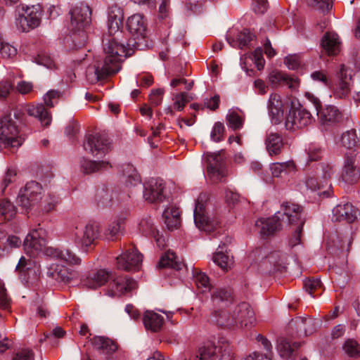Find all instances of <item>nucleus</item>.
<instances>
[{"instance_id":"nucleus-1","label":"nucleus","mask_w":360,"mask_h":360,"mask_svg":"<svg viewBox=\"0 0 360 360\" xmlns=\"http://www.w3.org/2000/svg\"><path fill=\"white\" fill-rule=\"evenodd\" d=\"M105 40L107 42L104 44V51L106 53L104 60L96 61L95 64L88 66L86 70V79L91 84H95L117 72L122 57L130 55L129 50L124 44H119L115 38Z\"/></svg>"},{"instance_id":"nucleus-2","label":"nucleus","mask_w":360,"mask_h":360,"mask_svg":"<svg viewBox=\"0 0 360 360\" xmlns=\"http://www.w3.org/2000/svg\"><path fill=\"white\" fill-rule=\"evenodd\" d=\"M111 278L108 290V294L111 297L121 296L137 288V283L134 279L122 276L115 278L110 271L105 269L91 271L83 283L88 288L96 289Z\"/></svg>"},{"instance_id":"nucleus-3","label":"nucleus","mask_w":360,"mask_h":360,"mask_svg":"<svg viewBox=\"0 0 360 360\" xmlns=\"http://www.w3.org/2000/svg\"><path fill=\"white\" fill-rule=\"evenodd\" d=\"M70 14V30L73 32L72 41L75 45L80 49L85 46L87 41V34L85 29L91 22V11L89 6L81 4L73 8Z\"/></svg>"},{"instance_id":"nucleus-4","label":"nucleus","mask_w":360,"mask_h":360,"mask_svg":"<svg viewBox=\"0 0 360 360\" xmlns=\"http://www.w3.org/2000/svg\"><path fill=\"white\" fill-rule=\"evenodd\" d=\"M233 358L234 352L229 341L220 338L217 345L212 342L202 343L190 360H233Z\"/></svg>"},{"instance_id":"nucleus-5","label":"nucleus","mask_w":360,"mask_h":360,"mask_svg":"<svg viewBox=\"0 0 360 360\" xmlns=\"http://www.w3.org/2000/svg\"><path fill=\"white\" fill-rule=\"evenodd\" d=\"M17 122L12 118L11 112L0 118V148H18L22 145L23 139L19 135Z\"/></svg>"},{"instance_id":"nucleus-6","label":"nucleus","mask_w":360,"mask_h":360,"mask_svg":"<svg viewBox=\"0 0 360 360\" xmlns=\"http://www.w3.org/2000/svg\"><path fill=\"white\" fill-rule=\"evenodd\" d=\"M62 93L58 90H50L44 96L43 104L28 105L26 108L27 113L39 120L42 127H48L51 122V115L47 108H53L61 98Z\"/></svg>"},{"instance_id":"nucleus-7","label":"nucleus","mask_w":360,"mask_h":360,"mask_svg":"<svg viewBox=\"0 0 360 360\" xmlns=\"http://www.w3.org/2000/svg\"><path fill=\"white\" fill-rule=\"evenodd\" d=\"M209 200V195L202 193L199 195L194 210V222L195 226L201 231L210 233L217 231L219 227L218 222L210 217L206 206Z\"/></svg>"},{"instance_id":"nucleus-8","label":"nucleus","mask_w":360,"mask_h":360,"mask_svg":"<svg viewBox=\"0 0 360 360\" xmlns=\"http://www.w3.org/2000/svg\"><path fill=\"white\" fill-rule=\"evenodd\" d=\"M262 249H257L251 253V257L262 256L259 264V269L265 274H273L276 271H282L285 268V257L279 251H274L264 256Z\"/></svg>"},{"instance_id":"nucleus-9","label":"nucleus","mask_w":360,"mask_h":360,"mask_svg":"<svg viewBox=\"0 0 360 360\" xmlns=\"http://www.w3.org/2000/svg\"><path fill=\"white\" fill-rule=\"evenodd\" d=\"M18 11L20 14L19 22L23 32H28L39 25L42 14L39 4L32 6L22 4L18 6Z\"/></svg>"},{"instance_id":"nucleus-10","label":"nucleus","mask_w":360,"mask_h":360,"mask_svg":"<svg viewBox=\"0 0 360 360\" xmlns=\"http://www.w3.org/2000/svg\"><path fill=\"white\" fill-rule=\"evenodd\" d=\"M315 106L317 110L319 122L323 129L330 130L342 122V115L337 107L327 105L324 108L320 109L321 103L319 101L315 102Z\"/></svg>"},{"instance_id":"nucleus-11","label":"nucleus","mask_w":360,"mask_h":360,"mask_svg":"<svg viewBox=\"0 0 360 360\" xmlns=\"http://www.w3.org/2000/svg\"><path fill=\"white\" fill-rule=\"evenodd\" d=\"M314 121L310 112L302 107L291 109L286 116L285 126L287 130L295 131L304 128Z\"/></svg>"},{"instance_id":"nucleus-12","label":"nucleus","mask_w":360,"mask_h":360,"mask_svg":"<svg viewBox=\"0 0 360 360\" xmlns=\"http://www.w3.org/2000/svg\"><path fill=\"white\" fill-rule=\"evenodd\" d=\"M83 146L92 155L101 157L110 150V141L104 134H89L85 138Z\"/></svg>"},{"instance_id":"nucleus-13","label":"nucleus","mask_w":360,"mask_h":360,"mask_svg":"<svg viewBox=\"0 0 360 360\" xmlns=\"http://www.w3.org/2000/svg\"><path fill=\"white\" fill-rule=\"evenodd\" d=\"M41 191L42 186L38 182H27L24 188L20 190L17 202L20 206L29 209L41 198Z\"/></svg>"},{"instance_id":"nucleus-14","label":"nucleus","mask_w":360,"mask_h":360,"mask_svg":"<svg viewBox=\"0 0 360 360\" xmlns=\"http://www.w3.org/2000/svg\"><path fill=\"white\" fill-rule=\"evenodd\" d=\"M226 156L224 150L207 155V170L210 178L214 181H219L226 176L225 170Z\"/></svg>"},{"instance_id":"nucleus-15","label":"nucleus","mask_w":360,"mask_h":360,"mask_svg":"<svg viewBox=\"0 0 360 360\" xmlns=\"http://www.w3.org/2000/svg\"><path fill=\"white\" fill-rule=\"evenodd\" d=\"M129 32L134 37L128 41L127 46L133 49H138L139 42L136 39H143L146 34L147 25L144 18L141 14H134L130 16L127 22Z\"/></svg>"},{"instance_id":"nucleus-16","label":"nucleus","mask_w":360,"mask_h":360,"mask_svg":"<svg viewBox=\"0 0 360 360\" xmlns=\"http://www.w3.org/2000/svg\"><path fill=\"white\" fill-rule=\"evenodd\" d=\"M130 198L129 194L122 193L117 188H108L103 185L96 191L95 200L98 206L108 207L112 205V202L124 201Z\"/></svg>"},{"instance_id":"nucleus-17","label":"nucleus","mask_w":360,"mask_h":360,"mask_svg":"<svg viewBox=\"0 0 360 360\" xmlns=\"http://www.w3.org/2000/svg\"><path fill=\"white\" fill-rule=\"evenodd\" d=\"M98 226L96 224H88L81 231L75 232V243L80 245L86 252L95 245V241L98 237Z\"/></svg>"},{"instance_id":"nucleus-18","label":"nucleus","mask_w":360,"mask_h":360,"mask_svg":"<svg viewBox=\"0 0 360 360\" xmlns=\"http://www.w3.org/2000/svg\"><path fill=\"white\" fill-rule=\"evenodd\" d=\"M142 257V255L133 246L117 257V268L127 271L138 270L141 265Z\"/></svg>"},{"instance_id":"nucleus-19","label":"nucleus","mask_w":360,"mask_h":360,"mask_svg":"<svg viewBox=\"0 0 360 360\" xmlns=\"http://www.w3.org/2000/svg\"><path fill=\"white\" fill-rule=\"evenodd\" d=\"M337 76L338 82L334 89V95L339 98H346L351 91L352 70L342 65Z\"/></svg>"},{"instance_id":"nucleus-20","label":"nucleus","mask_w":360,"mask_h":360,"mask_svg":"<svg viewBox=\"0 0 360 360\" xmlns=\"http://www.w3.org/2000/svg\"><path fill=\"white\" fill-rule=\"evenodd\" d=\"M165 184L162 179H151L145 185L143 197L150 203L163 202L165 198L164 194Z\"/></svg>"},{"instance_id":"nucleus-21","label":"nucleus","mask_w":360,"mask_h":360,"mask_svg":"<svg viewBox=\"0 0 360 360\" xmlns=\"http://www.w3.org/2000/svg\"><path fill=\"white\" fill-rule=\"evenodd\" d=\"M236 326L247 328L251 326L255 321V313L250 304L247 302L240 303L233 311Z\"/></svg>"},{"instance_id":"nucleus-22","label":"nucleus","mask_w":360,"mask_h":360,"mask_svg":"<svg viewBox=\"0 0 360 360\" xmlns=\"http://www.w3.org/2000/svg\"><path fill=\"white\" fill-rule=\"evenodd\" d=\"M255 226L259 229V233L263 238L274 236L281 230V222L278 217L273 216L269 218L258 219Z\"/></svg>"},{"instance_id":"nucleus-23","label":"nucleus","mask_w":360,"mask_h":360,"mask_svg":"<svg viewBox=\"0 0 360 360\" xmlns=\"http://www.w3.org/2000/svg\"><path fill=\"white\" fill-rule=\"evenodd\" d=\"M268 110L273 124H278L282 121L283 117L284 103L279 94H271L268 103Z\"/></svg>"},{"instance_id":"nucleus-24","label":"nucleus","mask_w":360,"mask_h":360,"mask_svg":"<svg viewBox=\"0 0 360 360\" xmlns=\"http://www.w3.org/2000/svg\"><path fill=\"white\" fill-rule=\"evenodd\" d=\"M45 240L40 236L37 230L32 231L25 238L24 240V248L27 254L35 255L38 252L44 250L47 248L45 247Z\"/></svg>"},{"instance_id":"nucleus-25","label":"nucleus","mask_w":360,"mask_h":360,"mask_svg":"<svg viewBox=\"0 0 360 360\" xmlns=\"http://www.w3.org/2000/svg\"><path fill=\"white\" fill-rule=\"evenodd\" d=\"M124 13L122 8L117 4H113L108 8V32L110 36L119 32L122 25Z\"/></svg>"},{"instance_id":"nucleus-26","label":"nucleus","mask_w":360,"mask_h":360,"mask_svg":"<svg viewBox=\"0 0 360 360\" xmlns=\"http://www.w3.org/2000/svg\"><path fill=\"white\" fill-rule=\"evenodd\" d=\"M355 156L354 151L346 154L345 163L341 174L342 180L349 184L358 182L359 171L354 165Z\"/></svg>"},{"instance_id":"nucleus-27","label":"nucleus","mask_w":360,"mask_h":360,"mask_svg":"<svg viewBox=\"0 0 360 360\" xmlns=\"http://www.w3.org/2000/svg\"><path fill=\"white\" fill-rule=\"evenodd\" d=\"M271 84L276 87L278 86H288L292 90H296L300 85V80L297 77L278 71H272L269 75Z\"/></svg>"},{"instance_id":"nucleus-28","label":"nucleus","mask_w":360,"mask_h":360,"mask_svg":"<svg viewBox=\"0 0 360 360\" xmlns=\"http://www.w3.org/2000/svg\"><path fill=\"white\" fill-rule=\"evenodd\" d=\"M281 210L284 215L287 217L290 226L299 224L300 221L305 222V219L302 217L303 208L299 205L290 202H284L281 205Z\"/></svg>"},{"instance_id":"nucleus-29","label":"nucleus","mask_w":360,"mask_h":360,"mask_svg":"<svg viewBox=\"0 0 360 360\" xmlns=\"http://www.w3.org/2000/svg\"><path fill=\"white\" fill-rule=\"evenodd\" d=\"M45 254L49 257L64 261L70 264H79L81 262V259L69 249L60 250L48 247L45 250Z\"/></svg>"},{"instance_id":"nucleus-30","label":"nucleus","mask_w":360,"mask_h":360,"mask_svg":"<svg viewBox=\"0 0 360 360\" xmlns=\"http://www.w3.org/2000/svg\"><path fill=\"white\" fill-rule=\"evenodd\" d=\"M91 342L95 349L108 356L112 354L118 349L117 342L108 338L96 336L92 339Z\"/></svg>"},{"instance_id":"nucleus-31","label":"nucleus","mask_w":360,"mask_h":360,"mask_svg":"<svg viewBox=\"0 0 360 360\" xmlns=\"http://www.w3.org/2000/svg\"><path fill=\"white\" fill-rule=\"evenodd\" d=\"M333 215L335 220L338 221H345L352 223L356 219V210L350 203L338 205L333 209Z\"/></svg>"},{"instance_id":"nucleus-32","label":"nucleus","mask_w":360,"mask_h":360,"mask_svg":"<svg viewBox=\"0 0 360 360\" xmlns=\"http://www.w3.org/2000/svg\"><path fill=\"white\" fill-rule=\"evenodd\" d=\"M143 323L147 330L158 333L163 326L164 319L158 313L153 311H146L143 316Z\"/></svg>"},{"instance_id":"nucleus-33","label":"nucleus","mask_w":360,"mask_h":360,"mask_svg":"<svg viewBox=\"0 0 360 360\" xmlns=\"http://www.w3.org/2000/svg\"><path fill=\"white\" fill-rule=\"evenodd\" d=\"M265 145L270 156L278 155L284 146L283 139L280 134L271 132L266 136Z\"/></svg>"},{"instance_id":"nucleus-34","label":"nucleus","mask_w":360,"mask_h":360,"mask_svg":"<svg viewBox=\"0 0 360 360\" xmlns=\"http://www.w3.org/2000/svg\"><path fill=\"white\" fill-rule=\"evenodd\" d=\"M290 326L295 327L300 335L305 336L312 334L316 329L314 320L309 317H296L292 319Z\"/></svg>"},{"instance_id":"nucleus-35","label":"nucleus","mask_w":360,"mask_h":360,"mask_svg":"<svg viewBox=\"0 0 360 360\" xmlns=\"http://www.w3.org/2000/svg\"><path fill=\"white\" fill-rule=\"evenodd\" d=\"M211 321L221 328H231L236 326L235 316L226 310L215 311L211 316Z\"/></svg>"},{"instance_id":"nucleus-36","label":"nucleus","mask_w":360,"mask_h":360,"mask_svg":"<svg viewBox=\"0 0 360 360\" xmlns=\"http://www.w3.org/2000/svg\"><path fill=\"white\" fill-rule=\"evenodd\" d=\"M165 223L169 230L178 229L181 224V212L176 207L167 208L163 212Z\"/></svg>"},{"instance_id":"nucleus-37","label":"nucleus","mask_w":360,"mask_h":360,"mask_svg":"<svg viewBox=\"0 0 360 360\" xmlns=\"http://www.w3.org/2000/svg\"><path fill=\"white\" fill-rule=\"evenodd\" d=\"M231 238L226 236L225 241L219 245V248L223 250L224 247L228 244L231 243ZM213 261L214 262L219 266L222 270L224 271H227L232 264L231 259L229 257L224 254L222 250L217 252L213 255Z\"/></svg>"},{"instance_id":"nucleus-38","label":"nucleus","mask_w":360,"mask_h":360,"mask_svg":"<svg viewBox=\"0 0 360 360\" xmlns=\"http://www.w3.org/2000/svg\"><path fill=\"white\" fill-rule=\"evenodd\" d=\"M321 46L328 55H336L339 52L340 42L337 34L327 32L321 40Z\"/></svg>"},{"instance_id":"nucleus-39","label":"nucleus","mask_w":360,"mask_h":360,"mask_svg":"<svg viewBox=\"0 0 360 360\" xmlns=\"http://www.w3.org/2000/svg\"><path fill=\"white\" fill-rule=\"evenodd\" d=\"M81 167L84 173L89 174L108 169L112 166L108 161H94L84 159L81 162Z\"/></svg>"},{"instance_id":"nucleus-40","label":"nucleus","mask_w":360,"mask_h":360,"mask_svg":"<svg viewBox=\"0 0 360 360\" xmlns=\"http://www.w3.org/2000/svg\"><path fill=\"white\" fill-rule=\"evenodd\" d=\"M16 214L15 206L7 200H0V224L14 218Z\"/></svg>"},{"instance_id":"nucleus-41","label":"nucleus","mask_w":360,"mask_h":360,"mask_svg":"<svg viewBox=\"0 0 360 360\" xmlns=\"http://www.w3.org/2000/svg\"><path fill=\"white\" fill-rule=\"evenodd\" d=\"M211 299L215 305H219L223 302L231 303L233 300L231 290L226 288L214 289L212 293Z\"/></svg>"},{"instance_id":"nucleus-42","label":"nucleus","mask_w":360,"mask_h":360,"mask_svg":"<svg viewBox=\"0 0 360 360\" xmlns=\"http://www.w3.org/2000/svg\"><path fill=\"white\" fill-rule=\"evenodd\" d=\"M359 142L355 129H350L343 133L340 137V146L347 149H352L357 146Z\"/></svg>"},{"instance_id":"nucleus-43","label":"nucleus","mask_w":360,"mask_h":360,"mask_svg":"<svg viewBox=\"0 0 360 360\" xmlns=\"http://www.w3.org/2000/svg\"><path fill=\"white\" fill-rule=\"evenodd\" d=\"M123 175L127 177L126 184L127 186H136L141 182L140 176L136 169L130 164L122 166Z\"/></svg>"},{"instance_id":"nucleus-44","label":"nucleus","mask_w":360,"mask_h":360,"mask_svg":"<svg viewBox=\"0 0 360 360\" xmlns=\"http://www.w3.org/2000/svg\"><path fill=\"white\" fill-rule=\"evenodd\" d=\"M181 264L176 260L175 254L172 252H167L160 259L158 266L160 268L171 267L174 269H181Z\"/></svg>"},{"instance_id":"nucleus-45","label":"nucleus","mask_w":360,"mask_h":360,"mask_svg":"<svg viewBox=\"0 0 360 360\" xmlns=\"http://www.w3.org/2000/svg\"><path fill=\"white\" fill-rule=\"evenodd\" d=\"M295 167L293 161L276 162L271 165V171L274 177H279L282 173H287L288 172L293 170Z\"/></svg>"},{"instance_id":"nucleus-46","label":"nucleus","mask_w":360,"mask_h":360,"mask_svg":"<svg viewBox=\"0 0 360 360\" xmlns=\"http://www.w3.org/2000/svg\"><path fill=\"white\" fill-rule=\"evenodd\" d=\"M342 349L349 357H360V345L354 339H347L343 344Z\"/></svg>"},{"instance_id":"nucleus-47","label":"nucleus","mask_w":360,"mask_h":360,"mask_svg":"<svg viewBox=\"0 0 360 360\" xmlns=\"http://www.w3.org/2000/svg\"><path fill=\"white\" fill-rule=\"evenodd\" d=\"M139 229L146 236H152L155 238L156 234L158 235V232L155 227L153 221L150 217L142 219L139 224Z\"/></svg>"},{"instance_id":"nucleus-48","label":"nucleus","mask_w":360,"mask_h":360,"mask_svg":"<svg viewBox=\"0 0 360 360\" xmlns=\"http://www.w3.org/2000/svg\"><path fill=\"white\" fill-rule=\"evenodd\" d=\"M334 247L338 250H340L344 252H349L350 246L352 243V238L349 236H337L336 239L333 240Z\"/></svg>"},{"instance_id":"nucleus-49","label":"nucleus","mask_w":360,"mask_h":360,"mask_svg":"<svg viewBox=\"0 0 360 360\" xmlns=\"http://www.w3.org/2000/svg\"><path fill=\"white\" fill-rule=\"evenodd\" d=\"M300 346L299 342H295L291 345L286 340H282L278 345V351L280 355L283 358H288L292 355L294 352V348L297 349Z\"/></svg>"},{"instance_id":"nucleus-50","label":"nucleus","mask_w":360,"mask_h":360,"mask_svg":"<svg viewBox=\"0 0 360 360\" xmlns=\"http://www.w3.org/2000/svg\"><path fill=\"white\" fill-rule=\"evenodd\" d=\"M322 288V283L319 278H308L304 281V290L311 295L315 297L316 293Z\"/></svg>"},{"instance_id":"nucleus-51","label":"nucleus","mask_w":360,"mask_h":360,"mask_svg":"<svg viewBox=\"0 0 360 360\" xmlns=\"http://www.w3.org/2000/svg\"><path fill=\"white\" fill-rule=\"evenodd\" d=\"M34 261L30 259H26L25 257H22L16 266V270L20 273L27 274L33 272L35 274V271L33 269Z\"/></svg>"},{"instance_id":"nucleus-52","label":"nucleus","mask_w":360,"mask_h":360,"mask_svg":"<svg viewBox=\"0 0 360 360\" xmlns=\"http://www.w3.org/2000/svg\"><path fill=\"white\" fill-rule=\"evenodd\" d=\"M306 3L309 7L323 12L331 9L333 6V0H306Z\"/></svg>"},{"instance_id":"nucleus-53","label":"nucleus","mask_w":360,"mask_h":360,"mask_svg":"<svg viewBox=\"0 0 360 360\" xmlns=\"http://www.w3.org/2000/svg\"><path fill=\"white\" fill-rule=\"evenodd\" d=\"M304 224V221H300L299 224L291 226L294 231V233H292V235L291 236V237L289 239V245L291 248H293L295 245L300 243L302 232V227H303Z\"/></svg>"},{"instance_id":"nucleus-54","label":"nucleus","mask_w":360,"mask_h":360,"mask_svg":"<svg viewBox=\"0 0 360 360\" xmlns=\"http://www.w3.org/2000/svg\"><path fill=\"white\" fill-rule=\"evenodd\" d=\"M192 99L186 92L175 95L174 108L179 111L183 110L184 106Z\"/></svg>"},{"instance_id":"nucleus-55","label":"nucleus","mask_w":360,"mask_h":360,"mask_svg":"<svg viewBox=\"0 0 360 360\" xmlns=\"http://www.w3.org/2000/svg\"><path fill=\"white\" fill-rule=\"evenodd\" d=\"M16 170L12 168L8 169L1 180V187L2 188V191H4L6 188V187L8 186V185L15 182L16 181Z\"/></svg>"},{"instance_id":"nucleus-56","label":"nucleus","mask_w":360,"mask_h":360,"mask_svg":"<svg viewBox=\"0 0 360 360\" xmlns=\"http://www.w3.org/2000/svg\"><path fill=\"white\" fill-rule=\"evenodd\" d=\"M51 275L54 279L61 282H68L70 280V275L67 268L65 266H58Z\"/></svg>"},{"instance_id":"nucleus-57","label":"nucleus","mask_w":360,"mask_h":360,"mask_svg":"<svg viewBox=\"0 0 360 360\" xmlns=\"http://www.w3.org/2000/svg\"><path fill=\"white\" fill-rule=\"evenodd\" d=\"M225 128L222 123L217 122L214 124L211 132V139L215 142L223 140Z\"/></svg>"},{"instance_id":"nucleus-58","label":"nucleus","mask_w":360,"mask_h":360,"mask_svg":"<svg viewBox=\"0 0 360 360\" xmlns=\"http://www.w3.org/2000/svg\"><path fill=\"white\" fill-rule=\"evenodd\" d=\"M36 62L41 65H44L49 69L56 68L54 60L46 53H40L35 58Z\"/></svg>"},{"instance_id":"nucleus-59","label":"nucleus","mask_w":360,"mask_h":360,"mask_svg":"<svg viewBox=\"0 0 360 360\" xmlns=\"http://www.w3.org/2000/svg\"><path fill=\"white\" fill-rule=\"evenodd\" d=\"M226 120L229 127L233 128L234 130L240 128L243 125V120L241 117L236 112H231L227 115Z\"/></svg>"},{"instance_id":"nucleus-60","label":"nucleus","mask_w":360,"mask_h":360,"mask_svg":"<svg viewBox=\"0 0 360 360\" xmlns=\"http://www.w3.org/2000/svg\"><path fill=\"white\" fill-rule=\"evenodd\" d=\"M255 38V35L250 32L248 30H244L243 32L238 34L237 39L239 41V45L242 48L249 45L250 41Z\"/></svg>"},{"instance_id":"nucleus-61","label":"nucleus","mask_w":360,"mask_h":360,"mask_svg":"<svg viewBox=\"0 0 360 360\" xmlns=\"http://www.w3.org/2000/svg\"><path fill=\"white\" fill-rule=\"evenodd\" d=\"M13 89L11 81L2 80L0 82V99H6Z\"/></svg>"},{"instance_id":"nucleus-62","label":"nucleus","mask_w":360,"mask_h":360,"mask_svg":"<svg viewBox=\"0 0 360 360\" xmlns=\"http://www.w3.org/2000/svg\"><path fill=\"white\" fill-rule=\"evenodd\" d=\"M285 64L289 69L295 70L298 68L301 64L300 58L298 55H290L285 58Z\"/></svg>"},{"instance_id":"nucleus-63","label":"nucleus","mask_w":360,"mask_h":360,"mask_svg":"<svg viewBox=\"0 0 360 360\" xmlns=\"http://www.w3.org/2000/svg\"><path fill=\"white\" fill-rule=\"evenodd\" d=\"M0 53L3 58H11L16 55L17 49L8 43H4L0 48Z\"/></svg>"},{"instance_id":"nucleus-64","label":"nucleus","mask_w":360,"mask_h":360,"mask_svg":"<svg viewBox=\"0 0 360 360\" xmlns=\"http://www.w3.org/2000/svg\"><path fill=\"white\" fill-rule=\"evenodd\" d=\"M34 353L30 349H22L18 352L12 360H34Z\"/></svg>"}]
</instances>
